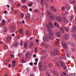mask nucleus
Wrapping results in <instances>:
<instances>
[{
  "label": "nucleus",
  "instance_id": "f257e3e1",
  "mask_svg": "<svg viewBox=\"0 0 76 76\" xmlns=\"http://www.w3.org/2000/svg\"><path fill=\"white\" fill-rule=\"evenodd\" d=\"M46 27L48 29V32L49 33H50V34H48L47 35V37L48 38H49L51 40H53V37L52 35H53V33L51 31V28L49 27V26L48 25L46 26Z\"/></svg>",
  "mask_w": 76,
  "mask_h": 76
},
{
  "label": "nucleus",
  "instance_id": "f03ea898",
  "mask_svg": "<svg viewBox=\"0 0 76 76\" xmlns=\"http://www.w3.org/2000/svg\"><path fill=\"white\" fill-rule=\"evenodd\" d=\"M58 50L57 49H54L52 52L51 55V57H53L56 56V54H57V53H58Z\"/></svg>",
  "mask_w": 76,
  "mask_h": 76
},
{
  "label": "nucleus",
  "instance_id": "7ed1b4c3",
  "mask_svg": "<svg viewBox=\"0 0 76 76\" xmlns=\"http://www.w3.org/2000/svg\"><path fill=\"white\" fill-rule=\"evenodd\" d=\"M26 18L27 20L31 18V15L29 13H27L26 14Z\"/></svg>",
  "mask_w": 76,
  "mask_h": 76
},
{
  "label": "nucleus",
  "instance_id": "20e7f679",
  "mask_svg": "<svg viewBox=\"0 0 76 76\" xmlns=\"http://www.w3.org/2000/svg\"><path fill=\"white\" fill-rule=\"evenodd\" d=\"M56 20L58 22H60L62 20V17L60 16H58L56 18Z\"/></svg>",
  "mask_w": 76,
  "mask_h": 76
},
{
  "label": "nucleus",
  "instance_id": "39448f33",
  "mask_svg": "<svg viewBox=\"0 0 76 76\" xmlns=\"http://www.w3.org/2000/svg\"><path fill=\"white\" fill-rule=\"evenodd\" d=\"M31 55V53H30V52H27V53H26L25 56L26 58H29V57H30V56Z\"/></svg>",
  "mask_w": 76,
  "mask_h": 76
},
{
  "label": "nucleus",
  "instance_id": "423d86ee",
  "mask_svg": "<svg viewBox=\"0 0 76 76\" xmlns=\"http://www.w3.org/2000/svg\"><path fill=\"white\" fill-rule=\"evenodd\" d=\"M69 35L67 34H65L64 35V39H69Z\"/></svg>",
  "mask_w": 76,
  "mask_h": 76
},
{
  "label": "nucleus",
  "instance_id": "0eeeda50",
  "mask_svg": "<svg viewBox=\"0 0 76 76\" xmlns=\"http://www.w3.org/2000/svg\"><path fill=\"white\" fill-rule=\"evenodd\" d=\"M51 9L53 12H57V10L56 9L55 7L53 6H52L51 7Z\"/></svg>",
  "mask_w": 76,
  "mask_h": 76
},
{
  "label": "nucleus",
  "instance_id": "6e6552de",
  "mask_svg": "<svg viewBox=\"0 0 76 76\" xmlns=\"http://www.w3.org/2000/svg\"><path fill=\"white\" fill-rule=\"evenodd\" d=\"M43 40L44 41H45V42H48V39L47 38H46V37L45 36L43 37Z\"/></svg>",
  "mask_w": 76,
  "mask_h": 76
},
{
  "label": "nucleus",
  "instance_id": "1a4fd4ad",
  "mask_svg": "<svg viewBox=\"0 0 76 76\" xmlns=\"http://www.w3.org/2000/svg\"><path fill=\"white\" fill-rule=\"evenodd\" d=\"M63 47L64 48H66L67 47V44L66 42H64L63 43Z\"/></svg>",
  "mask_w": 76,
  "mask_h": 76
},
{
  "label": "nucleus",
  "instance_id": "9d476101",
  "mask_svg": "<svg viewBox=\"0 0 76 76\" xmlns=\"http://www.w3.org/2000/svg\"><path fill=\"white\" fill-rule=\"evenodd\" d=\"M49 25L50 28H53L54 27V25H53V24L51 22H49Z\"/></svg>",
  "mask_w": 76,
  "mask_h": 76
},
{
  "label": "nucleus",
  "instance_id": "9b49d317",
  "mask_svg": "<svg viewBox=\"0 0 76 76\" xmlns=\"http://www.w3.org/2000/svg\"><path fill=\"white\" fill-rule=\"evenodd\" d=\"M76 26H73V27L72 28V31L73 32H76Z\"/></svg>",
  "mask_w": 76,
  "mask_h": 76
},
{
  "label": "nucleus",
  "instance_id": "f8f14e48",
  "mask_svg": "<svg viewBox=\"0 0 76 76\" xmlns=\"http://www.w3.org/2000/svg\"><path fill=\"white\" fill-rule=\"evenodd\" d=\"M56 35L57 37H60L61 36V34L60 32H58L56 33Z\"/></svg>",
  "mask_w": 76,
  "mask_h": 76
},
{
  "label": "nucleus",
  "instance_id": "ddd939ff",
  "mask_svg": "<svg viewBox=\"0 0 76 76\" xmlns=\"http://www.w3.org/2000/svg\"><path fill=\"white\" fill-rule=\"evenodd\" d=\"M60 28L61 29L60 31L62 33H64V28L63 27H60Z\"/></svg>",
  "mask_w": 76,
  "mask_h": 76
},
{
  "label": "nucleus",
  "instance_id": "4468645a",
  "mask_svg": "<svg viewBox=\"0 0 76 76\" xmlns=\"http://www.w3.org/2000/svg\"><path fill=\"white\" fill-rule=\"evenodd\" d=\"M60 65L62 67H63L64 66V65H65V63L64 62H61V63Z\"/></svg>",
  "mask_w": 76,
  "mask_h": 76
},
{
  "label": "nucleus",
  "instance_id": "2eb2a0df",
  "mask_svg": "<svg viewBox=\"0 0 76 76\" xmlns=\"http://www.w3.org/2000/svg\"><path fill=\"white\" fill-rule=\"evenodd\" d=\"M41 66H42V63L40 62L39 63V69H41Z\"/></svg>",
  "mask_w": 76,
  "mask_h": 76
},
{
  "label": "nucleus",
  "instance_id": "dca6fc26",
  "mask_svg": "<svg viewBox=\"0 0 76 76\" xmlns=\"http://www.w3.org/2000/svg\"><path fill=\"white\" fill-rule=\"evenodd\" d=\"M64 21L65 22H66V23H69V21L68 20H67V18H64L63 19Z\"/></svg>",
  "mask_w": 76,
  "mask_h": 76
},
{
  "label": "nucleus",
  "instance_id": "f3484780",
  "mask_svg": "<svg viewBox=\"0 0 76 76\" xmlns=\"http://www.w3.org/2000/svg\"><path fill=\"white\" fill-rule=\"evenodd\" d=\"M41 53L43 54H45V51L44 49H43L41 50Z\"/></svg>",
  "mask_w": 76,
  "mask_h": 76
},
{
  "label": "nucleus",
  "instance_id": "a211bd4d",
  "mask_svg": "<svg viewBox=\"0 0 76 76\" xmlns=\"http://www.w3.org/2000/svg\"><path fill=\"white\" fill-rule=\"evenodd\" d=\"M11 39V38L10 37L8 36L7 39V41H10Z\"/></svg>",
  "mask_w": 76,
  "mask_h": 76
},
{
  "label": "nucleus",
  "instance_id": "6ab92c4d",
  "mask_svg": "<svg viewBox=\"0 0 76 76\" xmlns=\"http://www.w3.org/2000/svg\"><path fill=\"white\" fill-rule=\"evenodd\" d=\"M34 45V43L33 42H31L30 43V46L31 47H32Z\"/></svg>",
  "mask_w": 76,
  "mask_h": 76
},
{
  "label": "nucleus",
  "instance_id": "aec40b11",
  "mask_svg": "<svg viewBox=\"0 0 76 76\" xmlns=\"http://www.w3.org/2000/svg\"><path fill=\"white\" fill-rule=\"evenodd\" d=\"M65 30L66 32H69V29L67 27H65Z\"/></svg>",
  "mask_w": 76,
  "mask_h": 76
},
{
  "label": "nucleus",
  "instance_id": "412c9836",
  "mask_svg": "<svg viewBox=\"0 0 76 76\" xmlns=\"http://www.w3.org/2000/svg\"><path fill=\"white\" fill-rule=\"evenodd\" d=\"M45 1L44 0H41V3L42 5L44 4Z\"/></svg>",
  "mask_w": 76,
  "mask_h": 76
},
{
  "label": "nucleus",
  "instance_id": "4be33fe9",
  "mask_svg": "<svg viewBox=\"0 0 76 76\" xmlns=\"http://www.w3.org/2000/svg\"><path fill=\"white\" fill-rule=\"evenodd\" d=\"M75 3V1L74 0H70V3Z\"/></svg>",
  "mask_w": 76,
  "mask_h": 76
},
{
  "label": "nucleus",
  "instance_id": "5701e85b",
  "mask_svg": "<svg viewBox=\"0 0 76 76\" xmlns=\"http://www.w3.org/2000/svg\"><path fill=\"white\" fill-rule=\"evenodd\" d=\"M26 34L27 35H28V36L29 35H30V33L29 32V31L27 30L26 31Z\"/></svg>",
  "mask_w": 76,
  "mask_h": 76
},
{
  "label": "nucleus",
  "instance_id": "b1692460",
  "mask_svg": "<svg viewBox=\"0 0 76 76\" xmlns=\"http://www.w3.org/2000/svg\"><path fill=\"white\" fill-rule=\"evenodd\" d=\"M12 60V59L11 58H9L7 59V61L8 62H10V61H11Z\"/></svg>",
  "mask_w": 76,
  "mask_h": 76
},
{
  "label": "nucleus",
  "instance_id": "393cba45",
  "mask_svg": "<svg viewBox=\"0 0 76 76\" xmlns=\"http://www.w3.org/2000/svg\"><path fill=\"white\" fill-rule=\"evenodd\" d=\"M27 45H28V43H25L24 45V48H26Z\"/></svg>",
  "mask_w": 76,
  "mask_h": 76
},
{
  "label": "nucleus",
  "instance_id": "a878e982",
  "mask_svg": "<svg viewBox=\"0 0 76 76\" xmlns=\"http://www.w3.org/2000/svg\"><path fill=\"white\" fill-rule=\"evenodd\" d=\"M21 61L22 63H26L25 60L23 59H22L21 60Z\"/></svg>",
  "mask_w": 76,
  "mask_h": 76
},
{
  "label": "nucleus",
  "instance_id": "bb28decb",
  "mask_svg": "<svg viewBox=\"0 0 76 76\" xmlns=\"http://www.w3.org/2000/svg\"><path fill=\"white\" fill-rule=\"evenodd\" d=\"M53 73L55 75H58V72L56 71H54Z\"/></svg>",
  "mask_w": 76,
  "mask_h": 76
},
{
  "label": "nucleus",
  "instance_id": "cd10ccee",
  "mask_svg": "<svg viewBox=\"0 0 76 76\" xmlns=\"http://www.w3.org/2000/svg\"><path fill=\"white\" fill-rule=\"evenodd\" d=\"M10 3L11 4H13V0H10Z\"/></svg>",
  "mask_w": 76,
  "mask_h": 76
},
{
  "label": "nucleus",
  "instance_id": "c85d7f7f",
  "mask_svg": "<svg viewBox=\"0 0 76 76\" xmlns=\"http://www.w3.org/2000/svg\"><path fill=\"white\" fill-rule=\"evenodd\" d=\"M49 67H51V68L53 67V65L52 64L50 63L49 64Z\"/></svg>",
  "mask_w": 76,
  "mask_h": 76
},
{
  "label": "nucleus",
  "instance_id": "c756f323",
  "mask_svg": "<svg viewBox=\"0 0 76 76\" xmlns=\"http://www.w3.org/2000/svg\"><path fill=\"white\" fill-rule=\"evenodd\" d=\"M56 64L58 67L59 68V69H60V66L59 65V64H58V63L57 62H56Z\"/></svg>",
  "mask_w": 76,
  "mask_h": 76
},
{
  "label": "nucleus",
  "instance_id": "7c9ffc66",
  "mask_svg": "<svg viewBox=\"0 0 76 76\" xmlns=\"http://www.w3.org/2000/svg\"><path fill=\"white\" fill-rule=\"evenodd\" d=\"M18 42H16L15 44V47H17V46H18Z\"/></svg>",
  "mask_w": 76,
  "mask_h": 76
},
{
  "label": "nucleus",
  "instance_id": "2f4dec72",
  "mask_svg": "<svg viewBox=\"0 0 76 76\" xmlns=\"http://www.w3.org/2000/svg\"><path fill=\"white\" fill-rule=\"evenodd\" d=\"M19 32L21 34H22L23 32H22V30L21 29H20L19 30Z\"/></svg>",
  "mask_w": 76,
  "mask_h": 76
},
{
  "label": "nucleus",
  "instance_id": "473e14b6",
  "mask_svg": "<svg viewBox=\"0 0 76 76\" xmlns=\"http://www.w3.org/2000/svg\"><path fill=\"white\" fill-rule=\"evenodd\" d=\"M20 16L21 18H23V17H24V14H23V13H22L21 14Z\"/></svg>",
  "mask_w": 76,
  "mask_h": 76
},
{
  "label": "nucleus",
  "instance_id": "72a5a7b5",
  "mask_svg": "<svg viewBox=\"0 0 76 76\" xmlns=\"http://www.w3.org/2000/svg\"><path fill=\"white\" fill-rule=\"evenodd\" d=\"M21 42L20 43V46H22L23 45V41L22 40H21Z\"/></svg>",
  "mask_w": 76,
  "mask_h": 76
},
{
  "label": "nucleus",
  "instance_id": "f704fd0d",
  "mask_svg": "<svg viewBox=\"0 0 76 76\" xmlns=\"http://www.w3.org/2000/svg\"><path fill=\"white\" fill-rule=\"evenodd\" d=\"M45 45V43L44 42L40 44V46H44Z\"/></svg>",
  "mask_w": 76,
  "mask_h": 76
},
{
  "label": "nucleus",
  "instance_id": "c9c22d12",
  "mask_svg": "<svg viewBox=\"0 0 76 76\" xmlns=\"http://www.w3.org/2000/svg\"><path fill=\"white\" fill-rule=\"evenodd\" d=\"M39 12V10H35L34 11V12L35 13H37V12Z\"/></svg>",
  "mask_w": 76,
  "mask_h": 76
},
{
  "label": "nucleus",
  "instance_id": "e433bc0d",
  "mask_svg": "<svg viewBox=\"0 0 76 76\" xmlns=\"http://www.w3.org/2000/svg\"><path fill=\"white\" fill-rule=\"evenodd\" d=\"M73 16L71 15L70 16V20H73Z\"/></svg>",
  "mask_w": 76,
  "mask_h": 76
},
{
  "label": "nucleus",
  "instance_id": "4c0bfd02",
  "mask_svg": "<svg viewBox=\"0 0 76 76\" xmlns=\"http://www.w3.org/2000/svg\"><path fill=\"white\" fill-rule=\"evenodd\" d=\"M65 14L66 15H69V12L68 11H66L65 12Z\"/></svg>",
  "mask_w": 76,
  "mask_h": 76
},
{
  "label": "nucleus",
  "instance_id": "58836bf2",
  "mask_svg": "<svg viewBox=\"0 0 76 76\" xmlns=\"http://www.w3.org/2000/svg\"><path fill=\"white\" fill-rule=\"evenodd\" d=\"M50 18L52 19H54V16L53 15H51L50 16Z\"/></svg>",
  "mask_w": 76,
  "mask_h": 76
},
{
  "label": "nucleus",
  "instance_id": "ea45409f",
  "mask_svg": "<svg viewBox=\"0 0 76 76\" xmlns=\"http://www.w3.org/2000/svg\"><path fill=\"white\" fill-rule=\"evenodd\" d=\"M72 36L73 37H74V38H75L76 37V34H72Z\"/></svg>",
  "mask_w": 76,
  "mask_h": 76
},
{
  "label": "nucleus",
  "instance_id": "a19ab883",
  "mask_svg": "<svg viewBox=\"0 0 76 76\" xmlns=\"http://www.w3.org/2000/svg\"><path fill=\"white\" fill-rule=\"evenodd\" d=\"M31 22H35V19L34 18H32L31 19Z\"/></svg>",
  "mask_w": 76,
  "mask_h": 76
},
{
  "label": "nucleus",
  "instance_id": "79ce46f5",
  "mask_svg": "<svg viewBox=\"0 0 76 76\" xmlns=\"http://www.w3.org/2000/svg\"><path fill=\"white\" fill-rule=\"evenodd\" d=\"M4 25H5V23L2 22V23H1V26H4Z\"/></svg>",
  "mask_w": 76,
  "mask_h": 76
},
{
  "label": "nucleus",
  "instance_id": "37998d69",
  "mask_svg": "<svg viewBox=\"0 0 76 76\" xmlns=\"http://www.w3.org/2000/svg\"><path fill=\"white\" fill-rule=\"evenodd\" d=\"M43 16H44V13L42 12L41 14V18H42Z\"/></svg>",
  "mask_w": 76,
  "mask_h": 76
},
{
  "label": "nucleus",
  "instance_id": "c03bdc74",
  "mask_svg": "<svg viewBox=\"0 0 76 76\" xmlns=\"http://www.w3.org/2000/svg\"><path fill=\"white\" fill-rule=\"evenodd\" d=\"M30 27L32 29H34V28L35 27V26H34V25H32L31 26H30Z\"/></svg>",
  "mask_w": 76,
  "mask_h": 76
},
{
  "label": "nucleus",
  "instance_id": "a18cd8bd",
  "mask_svg": "<svg viewBox=\"0 0 76 76\" xmlns=\"http://www.w3.org/2000/svg\"><path fill=\"white\" fill-rule=\"evenodd\" d=\"M37 50H38V48H36L35 49V53H37Z\"/></svg>",
  "mask_w": 76,
  "mask_h": 76
},
{
  "label": "nucleus",
  "instance_id": "49530a36",
  "mask_svg": "<svg viewBox=\"0 0 76 76\" xmlns=\"http://www.w3.org/2000/svg\"><path fill=\"white\" fill-rule=\"evenodd\" d=\"M61 10H63V11H64V10H65V7H63L61 8Z\"/></svg>",
  "mask_w": 76,
  "mask_h": 76
},
{
  "label": "nucleus",
  "instance_id": "de8ad7c7",
  "mask_svg": "<svg viewBox=\"0 0 76 76\" xmlns=\"http://www.w3.org/2000/svg\"><path fill=\"white\" fill-rule=\"evenodd\" d=\"M2 22L3 23H6V21L4 19H2Z\"/></svg>",
  "mask_w": 76,
  "mask_h": 76
},
{
  "label": "nucleus",
  "instance_id": "09e8293b",
  "mask_svg": "<svg viewBox=\"0 0 76 76\" xmlns=\"http://www.w3.org/2000/svg\"><path fill=\"white\" fill-rule=\"evenodd\" d=\"M20 3H18L17 4V7H20Z\"/></svg>",
  "mask_w": 76,
  "mask_h": 76
},
{
  "label": "nucleus",
  "instance_id": "8fccbe9b",
  "mask_svg": "<svg viewBox=\"0 0 76 76\" xmlns=\"http://www.w3.org/2000/svg\"><path fill=\"white\" fill-rule=\"evenodd\" d=\"M4 31L5 33H6V32H7V28H4Z\"/></svg>",
  "mask_w": 76,
  "mask_h": 76
},
{
  "label": "nucleus",
  "instance_id": "3c124183",
  "mask_svg": "<svg viewBox=\"0 0 76 76\" xmlns=\"http://www.w3.org/2000/svg\"><path fill=\"white\" fill-rule=\"evenodd\" d=\"M32 6V3H30L28 4V6L30 7L31 6Z\"/></svg>",
  "mask_w": 76,
  "mask_h": 76
},
{
  "label": "nucleus",
  "instance_id": "603ef678",
  "mask_svg": "<svg viewBox=\"0 0 76 76\" xmlns=\"http://www.w3.org/2000/svg\"><path fill=\"white\" fill-rule=\"evenodd\" d=\"M27 7L25 5L23 6V9H26Z\"/></svg>",
  "mask_w": 76,
  "mask_h": 76
},
{
  "label": "nucleus",
  "instance_id": "864d4df0",
  "mask_svg": "<svg viewBox=\"0 0 76 76\" xmlns=\"http://www.w3.org/2000/svg\"><path fill=\"white\" fill-rule=\"evenodd\" d=\"M67 57H68L69 58H70V55L68 53L67 54Z\"/></svg>",
  "mask_w": 76,
  "mask_h": 76
},
{
  "label": "nucleus",
  "instance_id": "5fc2aeb1",
  "mask_svg": "<svg viewBox=\"0 0 76 76\" xmlns=\"http://www.w3.org/2000/svg\"><path fill=\"white\" fill-rule=\"evenodd\" d=\"M35 61H36V62H38V59L36 58L35 59Z\"/></svg>",
  "mask_w": 76,
  "mask_h": 76
},
{
  "label": "nucleus",
  "instance_id": "6e6d98bb",
  "mask_svg": "<svg viewBox=\"0 0 76 76\" xmlns=\"http://www.w3.org/2000/svg\"><path fill=\"white\" fill-rule=\"evenodd\" d=\"M71 76H75V73H72L71 74Z\"/></svg>",
  "mask_w": 76,
  "mask_h": 76
},
{
  "label": "nucleus",
  "instance_id": "4d7b16f0",
  "mask_svg": "<svg viewBox=\"0 0 76 76\" xmlns=\"http://www.w3.org/2000/svg\"><path fill=\"white\" fill-rule=\"evenodd\" d=\"M62 73L64 74V76H67V75H66V73L64 72H63Z\"/></svg>",
  "mask_w": 76,
  "mask_h": 76
},
{
  "label": "nucleus",
  "instance_id": "13d9d810",
  "mask_svg": "<svg viewBox=\"0 0 76 76\" xmlns=\"http://www.w3.org/2000/svg\"><path fill=\"white\" fill-rule=\"evenodd\" d=\"M4 48H5L6 49L7 48V45H5L4 46Z\"/></svg>",
  "mask_w": 76,
  "mask_h": 76
},
{
  "label": "nucleus",
  "instance_id": "bf43d9fd",
  "mask_svg": "<svg viewBox=\"0 0 76 76\" xmlns=\"http://www.w3.org/2000/svg\"><path fill=\"white\" fill-rule=\"evenodd\" d=\"M54 26H56V25H57V24H58L57 23H56V22H54Z\"/></svg>",
  "mask_w": 76,
  "mask_h": 76
},
{
  "label": "nucleus",
  "instance_id": "052dcab7",
  "mask_svg": "<svg viewBox=\"0 0 76 76\" xmlns=\"http://www.w3.org/2000/svg\"><path fill=\"white\" fill-rule=\"evenodd\" d=\"M7 8H10V5H7Z\"/></svg>",
  "mask_w": 76,
  "mask_h": 76
},
{
  "label": "nucleus",
  "instance_id": "680f3d73",
  "mask_svg": "<svg viewBox=\"0 0 76 76\" xmlns=\"http://www.w3.org/2000/svg\"><path fill=\"white\" fill-rule=\"evenodd\" d=\"M29 64L30 66H32L33 65V63L31 62L29 63Z\"/></svg>",
  "mask_w": 76,
  "mask_h": 76
},
{
  "label": "nucleus",
  "instance_id": "e2e57ef3",
  "mask_svg": "<svg viewBox=\"0 0 76 76\" xmlns=\"http://www.w3.org/2000/svg\"><path fill=\"white\" fill-rule=\"evenodd\" d=\"M11 57L12 58H14V56L13 55H11Z\"/></svg>",
  "mask_w": 76,
  "mask_h": 76
},
{
  "label": "nucleus",
  "instance_id": "0e129e2a",
  "mask_svg": "<svg viewBox=\"0 0 76 76\" xmlns=\"http://www.w3.org/2000/svg\"><path fill=\"white\" fill-rule=\"evenodd\" d=\"M11 29H12V30H13V29H14V27L13 26H12L11 27Z\"/></svg>",
  "mask_w": 76,
  "mask_h": 76
},
{
  "label": "nucleus",
  "instance_id": "69168bd1",
  "mask_svg": "<svg viewBox=\"0 0 76 76\" xmlns=\"http://www.w3.org/2000/svg\"><path fill=\"white\" fill-rule=\"evenodd\" d=\"M70 45H72V47H74V46H75V45H74V44L72 43H71Z\"/></svg>",
  "mask_w": 76,
  "mask_h": 76
},
{
  "label": "nucleus",
  "instance_id": "338daca9",
  "mask_svg": "<svg viewBox=\"0 0 76 76\" xmlns=\"http://www.w3.org/2000/svg\"><path fill=\"white\" fill-rule=\"evenodd\" d=\"M50 15H51V13L50 12H48V16H49Z\"/></svg>",
  "mask_w": 76,
  "mask_h": 76
},
{
  "label": "nucleus",
  "instance_id": "774afa93",
  "mask_svg": "<svg viewBox=\"0 0 76 76\" xmlns=\"http://www.w3.org/2000/svg\"><path fill=\"white\" fill-rule=\"evenodd\" d=\"M12 66L13 67H15L16 65H15V64H12Z\"/></svg>",
  "mask_w": 76,
  "mask_h": 76
}]
</instances>
